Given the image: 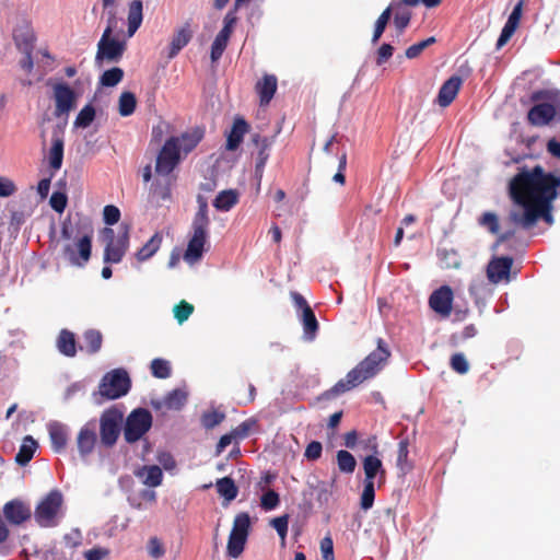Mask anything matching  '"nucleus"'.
I'll return each instance as SVG.
<instances>
[{
	"instance_id": "nucleus-51",
	"label": "nucleus",
	"mask_w": 560,
	"mask_h": 560,
	"mask_svg": "<svg viewBox=\"0 0 560 560\" xmlns=\"http://www.w3.org/2000/svg\"><path fill=\"white\" fill-rule=\"evenodd\" d=\"M375 498V485L364 482L363 491L360 497V506L366 511L373 506Z\"/></svg>"
},
{
	"instance_id": "nucleus-30",
	"label": "nucleus",
	"mask_w": 560,
	"mask_h": 560,
	"mask_svg": "<svg viewBox=\"0 0 560 560\" xmlns=\"http://www.w3.org/2000/svg\"><path fill=\"white\" fill-rule=\"evenodd\" d=\"M83 346L81 350H85L89 354H95L102 349L103 335L97 329H88L83 332Z\"/></svg>"
},
{
	"instance_id": "nucleus-14",
	"label": "nucleus",
	"mask_w": 560,
	"mask_h": 560,
	"mask_svg": "<svg viewBox=\"0 0 560 560\" xmlns=\"http://www.w3.org/2000/svg\"><path fill=\"white\" fill-rule=\"evenodd\" d=\"M513 265V258L509 256L494 257L487 266V277L489 281L497 284L503 280L510 279V272Z\"/></svg>"
},
{
	"instance_id": "nucleus-34",
	"label": "nucleus",
	"mask_w": 560,
	"mask_h": 560,
	"mask_svg": "<svg viewBox=\"0 0 560 560\" xmlns=\"http://www.w3.org/2000/svg\"><path fill=\"white\" fill-rule=\"evenodd\" d=\"M215 488L218 493L224 498L226 502L233 501L238 493V489L234 480L230 477H223L217 480Z\"/></svg>"
},
{
	"instance_id": "nucleus-25",
	"label": "nucleus",
	"mask_w": 560,
	"mask_h": 560,
	"mask_svg": "<svg viewBox=\"0 0 560 560\" xmlns=\"http://www.w3.org/2000/svg\"><path fill=\"white\" fill-rule=\"evenodd\" d=\"M249 125L243 117H236L233 121L231 131L226 139V149L230 151L236 150L243 141L245 133L248 131Z\"/></svg>"
},
{
	"instance_id": "nucleus-5",
	"label": "nucleus",
	"mask_w": 560,
	"mask_h": 560,
	"mask_svg": "<svg viewBox=\"0 0 560 560\" xmlns=\"http://www.w3.org/2000/svg\"><path fill=\"white\" fill-rule=\"evenodd\" d=\"M131 380L124 369L107 372L98 385V395L107 400L118 399L128 394Z\"/></svg>"
},
{
	"instance_id": "nucleus-54",
	"label": "nucleus",
	"mask_w": 560,
	"mask_h": 560,
	"mask_svg": "<svg viewBox=\"0 0 560 560\" xmlns=\"http://www.w3.org/2000/svg\"><path fill=\"white\" fill-rule=\"evenodd\" d=\"M194 312V305L185 300H182L174 307V317L179 324L186 322Z\"/></svg>"
},
{
	"instance_id": "nucleus-18",
	"label": "nucleus",
	"mask_w": 560,
	"mask_h": 560,
	"mask_svg": "<svg viewBox=\"0 0 560 560\" xmlns=\"http://www.w3.org/2000/svg\"><path fill=\"white\" fill-rule=\"evenodd\" d=\"M463 84V80L458 75H452L447 79L442 86L440 88L436 103L441 107H447L452 104V102L456 98L460 86Z\"/></svg>"
},
{
	"instance_id": "nucleus-17",
	"label": "nucleus",
	"mask_w": 560,
	"mask_h": 560,
	"mask_svg": "<svg viewBox=\"0 0 560 560\" xmlns=\"http://www.w3.org/2000/svg\"><path fill=\"white\" fill-rule=\"evenodd\" d=\"M3 514L9 523L21 525L31 518L32 511L25 502L14 499L4 504Z\"/></svg>"
},
{
	"instance_id": "nucleus-38",
	"label": "nucleus",
	"mask_w": 560,
	"mask_h": 560,
	"mask_svg": "<svg viewBox=\"0 0 560 560\" xmlns=\"http://www.w3.org/2000/svg\"><path fill=\"white\" fill-rule=\"evenodd\" d=\"M249 528H250V517H249L248 513L241 512L235 516L234 522H233V527H232V530L230 534L247 538Z\"/></svg>"
},
{
	"instance_id": "nucleus-10",
	"label": "nucleus",
	"mask_w": 560,
	"mask_h": 560,
	"mask_svg": "<svg viewBox=\"0 0 560 560\" xmlns=\"http://www.w3.org/2000/svg\"><path fill=\"white\" fill-rule=\"evenodd\" d=\"M126 50V43L114 37L102 35L97 43L95 65L102 67L104 62L114 63L120 61Z\"/></svg>"
},
{
	"instance_id": "nucleus-12",
	"label": "nucleus",
	"mask_w": 560,
	"mask_h": 560,
	"mask_svg": "<svg viewBox=\"0 0 560 560\" xmlns=\"http://www.w3.org/2000/svg\"><path fill=\"white\" fill-rule=\"evenodd\" d=\"M453 299V290L448 285H442L432 292L429 305L436 314L448 317L452 313Z\"/></svg>"
},
{
	"instance_id": "nucleus-59",
	"label": "nucleus",
	"mask_w": 560,
	"mask_h": 560,
	"mask_svg": "<svg viewBox=\"0 0 560 560\" xmlns=\"http://www.w3.org/2000/svg\"><path fill=\"white\" fill-rule=\"evenodd\" d=\"M63 544L69 549H74L82 545V534L79 529H72L63 536Z\"/></svg>"
},
{
	"instance_id": "nucleus-45",
	"label": "nucleus",
	"mask_w": 560,
	"mask_h": 560,
	"mask_svg": "<svg viewBox=\"0 0 560 560\" xmlns=\"http://www.w3.org/2000/svg\"><path fill=\"white\" fill-rule=\"evenodd\" d=\"M151 373L156 378H167L171 376V365L167 360L156 358L153 359L150 365Z\"/></svg>"
},
{
	"instance_id": "nucleus-48",
	"label": "nucleus",
	"mask_w": 560,
	"mask_h": 560,
	"mask_svg": "<svg viewBox=\"0 0 560 560\" xmlns=\"http://www.w3.org/2000/svg\"><path fill=\"white\" fill-rule=\"evenodd\" d=\"M95 118V108L88 104L78 114L74 125L80 128H88Z\"/></svg>"
},
{
	"instance_id": "nucleus-22",
	"label": "nucleus",
	"mask_w": 560,
	"mask_h": 560,
	"mask_svg": "<svg viewBox=\"0 0 560 560\" xmlns=\"http://www.w3.org/2000/svg\"><path fill=\"white\" fill-rule=\"evenodd\" d=\"M252 141L258 149L255 172L256 175L260 177L262 175L265 165L269 159V149L272 144V141L268 137H262L259 133L253 135Z\"/></svg>"
},
{
	"instance_id": "nucleus-24",
	"label": "nucleus",
	"mask_w": 560,
	"mask_h": 560,
	"mask_svg": "<svg viewBox=\"0 0 560 560\" xmlns=\"http://www.w3.org/2000/svg\"><path fill=\"white\" fill-rule=\"evenodd\" d=\"M277 77L273 74H265L260 81L256 83V92L259 95L261 106L268 105L277 91Z\"/></svg>"
},
{
	"instance_id": "nucleus-37",
	"label": "nucleus",
	"mask_w": 560,
	"mask_h": 560,
	"mask_svg": "<svg viewBox=\"0 0 560 560\" xmlns=\"http://www.w3.org/2000/svg\"><path fill=\"white\" fill-rule=\"evenodd\" d=\"M399 1L394 3V25L398 32V34H402L404 31L407 28V26L410 23L411 20V12L404 8L405 5H401L398 8Z\"/></svg>"
},
{
	"instance_id": "nucleus-58",
	"label": "nucleus",
	"mask_w": 560,
	"mask_h": 560,
	"mask_svg": "<svg viewBox=\"0 0 560 560\" xmlns=\"http://www.w3.org/2000/svg\"><path fill=\"white\" fill-rule=\"evenodd\" d=\"M104 222L108 225L116 224L120 219V210L113 205H107L103 210Z\"/></svg>"
},
{
	"instance_id": "nucleus-63",
	"label": "nucleus",
	"mask_w": 560,
	"mask_h": 560,
	"mask_svg": "<svg viewBox=\"0 0 560 560\" xmlns=\"http://www.w3.org/2000/svg\"><path fill=\"white\" fill-rule=\"evenodd\" d=\"M106 15H107L106 27L102 35H105V36L110 35L112 36L113 32L115 31V28L117 27V24H118L116 9L112 8L110 10H106Z\"/></svg>"
},
{
	"instance_id": "nucleus-33",
	"label": "nucleus",
	"mask_w": 560,
	"mask_h": 560,
	"mask_svg": "<svg viewBox=\"0 0 560 560\" xmlns=\"http://www.w3.org/2000/svg\"><path fill=\"white\" fill-rule=\"evenodd\" d=\"M238 202V192L234 189L222 190L213 200V207L219 211H229Z\"/></svg>"
},
{
	"instance_id": "nucleus-6",
	"label": "nucleus",
	"mask_w": 560,
	"mask_h": 560,
	"mask_svg": "<svg viewBox=\"0 0 560 560\" xmlns=\"http://www.w3.org/2000/svg\"><path fill=\"white\" fill-rule=\"evenodd\" d=\"M152 413L145 408L133 409L126 418L124 438L127 443H135L143 438L152 427Z\"/></svg>"
},
{
	"instance_id": "nucleus-23",
	"label": "nucleus",
	"mask_w": 560,
	"mask_h": 560,
	"mask_svg": "<svg viewBox=\"0 0 560 560\" xmlns=\"http://www.w3.org/2000/svg\"><path fill=\"white\" fill-rule=\"evenodd\" d=\"M197 203L198 210L192 219V232L208 234L210 218L207 199L203 196L198 195Z\"/></svg>"
},
{
	"instance_id": "nucleus-26",
	"label": "nucleus",
	"mask_w": 560,
	"mask_h": 560,
	"mask_svg": "<svg viewBox=\"0 0 560 560\" xmlns=\"http://www.w3.org/2000/svg\"><path fill=\"white\" fill-rule=\"evenodd\" d=\"M143 20V3L141 0H132L128 4V37H132L142 24Z\"/></svg>"
},
{
	"instance_id": "nucleus-55",
	"label": "nucleus",
	"mask_w": 560,
	"mask_h": 560,
	"mask_svg": "<svg viewBox=\"0 0 560 560\" xmlns=\"http://www.w3.org/2000/svg\"><path fill=\"white\" fill-rule=\"evenodd\" d=\"M280 503L279 494L275 491L269 489L266 491L261 498H260V506L265 511H271L275 510Z\"/></svg>"
},
{
	"instance_id": "nucleus-31",
	"label": "nucleus",
	"mask_w": 560,
	"mask_h": 560,
	"mask_svg": "<svg viewBox=\"0 0 560 560\" xmlns=\"http://www.w3.org/2000/svg\"><path fill=\"white\" fill-rule=\"evenodd\" d=\"M300 318L303 325L305 339L308 341L314 340L318 331V322L312 307H306L305 311L301 313Z\"/></svg>"
},
{
	"instance_id": "nucleus-11",
	"label": "nucleus",
	"mask_w": 560,
	"mask_h": 560,
	"mask_svg": "<svg viewBox=\"0 0 560 560\" xmlns=\"http://www.w3.org/2000/svg\"><path fill=\"white\" fill-rule=\"evenodd\" d=\"M93 231L90 229L74 244H67L63 254L73 266L83 267L91 257Z\"/></svg>"
},
{
	"instance_id": "nucleus-47",
	"label": "nucleus",
	"mask_w": 560,
	"mask_h": 560,
	"mask_svg": "<svg viewBox=\"0 0 560 560\" xmlns=\"http://www.w3.org/2000/svg\"><path fill=\"white\" fill-rule=\"evenodd\" d=\"M229 38L217 34L212 45H211V51H210V58L212 62H217L223 55L224 50L228 47Z\"/></svg>"
},
{
	"instance_id": "nucleus-1",
	"label": "nucleus",
	"mask_w": 560,
	"mask_h": 560,
	"mask_svg": "<svg viewBox=\"0 0 560 560\" xmlns=\"http://www.w3.org/2000/svg\"><path fill=\"white\" fill-rule=\"evenodd\" d=\"M559 185L560 178L546 173L540 165L517 173L510 182V196L524 212L512 211L509 220L524 229L535 225L539 218L551 222V203L557 198Z\"/></svg>"
},
{
	"instance_id": "nucleus-9",
	"label": "nucleus",
	"mask_w": 560,
	"mask_h": 560,
	"mask_svg": "<svg viewBox=\"0 0 560 560\" xmlns=\"http://www.w3.org/2000/svg\"><path fill=\"white\" fill-rule=\"evenodd\" d=\"M122 413L117 409L105 410L100 418L101 442L106 447H112L117 442L120 433Z\"/></svg>"
},
{
	"instance_id": "nucleus-35",
	"label": "nucleus",
	"mask_w": 560,
	"mask_h": 560,
	"mask_svg": "<svg viewBox=\"0 0 560 560\" xmlns=\"http://www.w3.org/2000/svg\"><path fill=\"white\" fill-rule=\"evenodd\" d=\"M203 132L200 129H195L191 132L183 133L178 139L179 152L183 150L185 153L192 151L201 141Z\"/></svg>"
},
{
	"instance_id": "nucleus-61",
	"label": "nucleus",
	"mask_w": 560,
	"mask_h": 560,
	"mask_svg": "<svg viewBox=\"0 0 560 560\" xmlns=\"http://www.w3.org/2000/svg\"><path fill=\"white\" fill-rule=\"evenodd\" d=\"M148 552L149 556L154 559H159L164 556V547L159 538H150L148 542Z\"/></svg>"
},
{
	"instance_id": "nucleus-60",
	"label": "nucleus",
	"mask_w": 560,
	"mask_h": 560,
	"mask_svg": "<svg viewBox=\"0 0 560 560\" xmlns=\"http://www.w3.org/2000/svg\"><path fill=\"white\" fill-rule=\"evenodd\" d=\"M334 486L335 479H332L329 483L324 481L319 482L317 486V500L320 502H327L332 494Z\"/></svg>"
},
{
	"instance_id": "nucleus-7",
	"label": "nucleus",
	"mask_w": 560,
	"mask_h": 560,
	"mask_svg": "<svg viewBox=\"0 0 560 560\" xmlns=\"http://www.w3.org/2000/svg\"><path fill=\"white\" fill-rule=\"evenodd\" d=\"M177 142L176 137H170L158 152L154 167L158 176L168 177L180 163L182 158Z\"/></svg>"
},
{
	"instance_id": "nucleus-32",
	"label": "nucleus",
	"mask_w": 560,
	"mask_h": 560,
	"mask_svg": "<svg viewBox=\"0 0 560 560\" xmlns=\"http://www.w3.org/2000/svg\"><path fill=\"white\" fill-rule=\"evenodd\" d=\"M36 448L37 442L31 435H26L15 456V462L21 466H25L33 458Z\"/></svg>"
},
{
	"instance_id": "nucleus-50",
	"label": "nucleus",
	"mask_w": 560,
	"mask_h": 560,
	"mask_svg": "<svg viewBox=\"0 0 560 560\" xmlns=\"http://www.w3.org/2000/svg\"><path fill=\"white\" fill-rule=\"evenodd\" d=\"M225 419V415L218 410L206 411L201 416V424L206 429H213Z\"/></svg>"
},
{
	"instance_id": "nucleus-15",
	"label": "nucleus",
	"mask_w": 560,
	"mask_h": 560,
	"mask_svg": "<svg viewBox=\"0 0 560 560\" xmlns=\"http://www.w3.org/2000/svg\"><path fill=\"white\" fill-rule=\"evenodd\" d=\"M54 97L56 103V116L68 114L74 107L75 93L66 83H57L54 86Z\"/></svg>"
},
{
	"instance_id": "nucleus-41",
	"label": "nucleus",
	"mask_w": 560,
	"mask_h": 560,
	"mask_svg": "<svg viewBox=\"0 0 560 560\" xmlns=\"http://www.w3.org/2000/svg\"><path fill=\"white\" fill-rule=\"evenodd\" d=\"M337 465L341 472L352 474L357 467V460L354 456L345 450H340L337 452Z\"/></svg>"
},
{
	"instance_id": "nucleus-2",
	"label": "nucleus",
	"mask_w": 560,
	"mask_h": 560,
	"mask_svg": "<svg viewBox=\"0 0 560 560\" xmlns=\"http://www.w3.org/2000/svg\"><path fill=\"white\" fill-rule=\"evenodd\" d=\"M390 355L384 340H377V348L372 351L364 360H362L355 368L349 371L345 378L338 381L329 390L325 393L327 398L339 396L364 381L375 376L382 369Z\"/></svg>"
},
{
	"instance_id": "nucleus-64",
	"label": "nucleus",
	"mask_w": 560,
	"mask_h": 560,
	"mask_svg": "<svg viewBox=\"0 0 560 560\" xmlns=\"http://www.w3.org/2000/svg\"><path fill=\"white\" fill-rule=\"evenodd\" d=\"M523 7H524V0H520L513 8V11L511 12V14L505 23L506 25L517 28V26L520 24V20L522 18Z\"/></svg>"
},
{
	"instance_id": "nucleus-62",
	"label": "nucleus",
	"mask_w": 560,
	"mask_h": 560,
	"mask_svg": "<svg viewBox=\"0 0 560 560\" xmlns=\"http://www.w3.org/2000/svg\"><path fill=\"white\" fill-rule=\"evenodd\" d=\"M323 446L322 443L318 441H312L307 444L304 456L308 460H317L322 456Z\"/></svg>"
},
{
	"instance_id": "nucleus-44",
	"label": "nucleus",
	"mask_w": 560,
	"mask_h": 560,
	"mask_svg": "<svg viewBox=\"0 0 560 560\" xmlns=\"http://www.w3.org/2000/svg\"><path fill=\"white\" fill-rule=\"evenodd\" d=\"M124 78V70L118 67H114L103 72L100 77V83L103 86L113 88L117 85Z\"/></svg>"
},
{
	"instance_id": "nucleus-52",
	"label": "nucleus",
	"mask_w": 560,
	"mask_h": 560,
	"mask_svg": "<svg viewBox=\"0 0 560 560\" xmlns=\"http://www.w3.org/2000/svg\"><path fill=\"white\" fill-rule=\"evenodd\" d=\"M436 42L435 37L434 36H431L427 39H423L417 44H413L411 46H409L407 49H406V57L408 59H415L417 58L418 56H420L422 54V51L428 48L429 46H431L432 44H434Z\"/></svg>"
},
{
	"instance_id": "nucleus-40",
	"label": "nucleus",
	"mask_w": 560,
	"mask_h": 560,
	"mask_svg": "<svg viewBox=\"0 0 560 560\" xmlns=\"http://www.w3.org/2000/svg\"><path fill=\"white\" fill-rule=\"evenodd\" d=\"M14 40L21 52H28L34 50L36 36L32 30H26L25 32L15 34Z\"/></svg>"
},
{
	"instance_id": "nucleus-43",
	"label": "nucleus",
	"mask_w": 560,
	"mask_h": 560,
	"mask_svg": "<svg viewBox=\"0 0 560 560\" xmlns=\"http://www.w3.org/2000/svg\"><path fill=\"white\" fill-rule=\"evenodd\" d=\"M137 106V98L131 92H122L119 96V114L124 117L133 114Z\"/></svg>"
},
{
	"instance_id": "nucleus-4",
	"label": "nucleus",
	"mask_w": 560,
	"mask_h": 560,
	"mask_svg": "<svg viewBox=\"0 0 560 560\" xmlns=\"http://www.w3.org/2000/svg\"><path fill=\"white\" fill-rule=\"evenodd\" d=\"M552 93L547 90L535 91L530 100L535 104L527 113V121L532 126L542 127L549 125L557 115L556 106L548 102Z\"/></svg>"
},
{
	"instance_id": "nucleus-21",
	"label": "nucleus",
	"mask_w": 560,
	"mask_h": 560,
	"mask_svg": "<svg viewBox=\"0 0 560 560\" xmlns=\"http://www.w3.org/2000/svg\"><path fill=\"white\" fill-rule=\"evenodd\" d=\"M47 429L52 450L56 453L63 452L68 444V428L58 421H52L48 423Z\"/></svg>"
},
{
	"instance_id": "nucleus-56",
	"label": "nucleus",
	"mask_w": 560,
	"mask_h": 560,
	"mask_svg": "<svg viewBox=\"0 0 560 560\" xmlns=\"http://www.w3.org/2000/svg\"><path fill=\"white\" fill-rule=\"evenodd\" d=\"M451 368L458 374H466L469 370V363L460 352L454 353L451 358Z\"/></svg>"
},
{
	"instance_id": "nucleus-57",
	"label": "nucleus",
	"mask_w": 560,
	"mask_h": 560,
	"mask_svg": "<svg viewBox=\"0 0 560 560\" xmlns=\"http://www.w3.org/2000/svg\"><path fill=\"white\" fill-rule=\"evenodd\" d=\"M68 198L63 191H54L49 203L50 207L58 213H62L67 207Z\"/></svg>"
},
{
	"instance_id": "nucleus-20",
	"label": "nucleus",
	"mask_w": 560,
	"mask_h": 560,
	"mask_svg": "<svg viewBox=\"0 0 560 560\" xmlns=\"http://www.w3.org/2000/svg\"><path fill=\"white\" fill-rule=\"evenodd\" d=\"M192 38V30L190 27V23L186 22L183 26H180L173 35L172 40L170 43V49L167 54L168 59L175 58L179 51L188 45V43Z\"/></svg>"
},
{
	"instance_id": "nucleus-16",
	"label": "nucleus",
	"mask_w": 560,
	"mask_h": 560,
	"mask_svg": "<svg viewBox=\"0 0 560 560\" xmlns=\"http://www.w3.org/2000/svg\"><path fill=\"white\" fill-rule=\"evenodd\" d=\"M97 442L96 423L89 421L79 431L77 435V447L81 457H86L94 451Z\"/></svg>"
},
{
	"instance_id": "nucleus-36",
	"label": "nucleus",
	"mask_w": 560,
	"mask_h": 560,
	"mask_svg": "<svg viewBox=\"0 0 560 560\" xmlns=\"http://www.w3.org/2000/svg\"><path fill=\"white\" fill-rule=\"evenodd\" d=\"M162 235L156 232L153 236L137 252L136 257L139 261L151 258L160 248Z\"/></svg>"
},
{
	"instance_id": "nucleus-39",
	"label": "nucleus",
	"mask_w": 560,
	"mask_h": 560,
	"mask_svg": "<svg viewBox=\"0 0 560 560\" xmlns=\"http://www.w3.org/2000/svg\"><path fill=\"white\" fill-rule=\"evenodd\" d=\"M186 401L187 393L179 388L171 390L164 398L165 407L173 410H179Z\"/></svg>"
},
{
	"instance_id": "nucleus-27",
	"label": "nucleus",
	"mask_w": 560,
	"mask_h": 560,
	"mask_svg": "<svg viewBox=\"0 0 560 560\" xmlns=\"http://www.w3.org/2000/svg\"><path fill=\"white\" fill-rule=\"evenodd\" d=\"M135 474L150 488L159 487L163 480V471L158 465L142 466Z\"/></svg>"
},
{
	"instance_id": "nucleus-49",
	"label": "nucleus",
	"mask_w": 560,
	"mask_h": 560,
	"mask_svg": "<svg viewBox=\"0 0 560 560\" xmlns=\"http://www.w3.org/2000/svg\"><path fill=\"white\" fill-rule=\"evenodd\" d=\"M246 539H247L246 537L235 536V535L230 534L229 541H228L229 556L232 558L240 557L244 550Z\"/></svg>"
},
{
	"instance_id": "nucleus-42",
	"label": "nucleus",
	"mask_w": 560,
	"mask_h": 560,
	"mask_svg": "<svg viewBox=\"0 0 560 560\" xmlns=\"http://www.w3.org/2000/svg\"><path fill=\"white\" fill-rule=\"evenodd\" d=\"M408 455H409V441L407 439H405L398 443V451H397V467L404 474L411 470V468H412V465L408 460Z\"/></svg>"
},
{
	"instance_id": "nucleus-46",
	"label": "nucleus",
	"mask_w": 560,
	"mask_h": 560,
	"mask_svg": "<svg viewBox=\"0 0 560 560\" xmlns=\"http://www.w3.org/2000/svg\"><path fill=\"white\" fill-rule=\"evenodd\" d=\"M478 223L480 226L487 229L491 234H498L500 230L499 218L494 212H483L479 219Z\"/></svg>"
},
{
	"instance_id": "nucleus-8",
	"label": "nucleus",
	"mask_w": 560,
	"mask_h": 560,
	"mask_svg": "<svg viewBox=\"0 0 560 560\" xmlns=\"http://www.w3.org/2000/svg\"><path fill=\"white\" fill-rule=\"evenodd\" d=\"M121 232L118 237L114 238V230L110 228H105L103 230L104 237L108 240L105 250H104V261L110 264L119 262L129 246V231L130 226L128 224H121Z\"/></svg>"
},
{
	"instance_id": "nucleus-19",
	"label": "nucleus",
	"mask_w": 560,
	"mask_h": 560,
	"mask_svg": "<svg viewBox=\"0 0 560 560\" xmlns=\"http://www.w3.org/2000/svg\"><path fill=\"white\" fill-rule=\"evenodd\" d=\"M63 132L60 128H54L51 132V147L49 149V166L54 173L60 170L63 160Z\"/></svg>"
},
{
	"instance_id": "nucleus-3",
	"label": "nucleus",
	"mask_w": 560,
	"mask_h": 560,
	"mask_svg": "<svg viewBox=\"0 0 560 560\" xmlns=\"http://www.w3.org/2000/svg\"><path fill=\"white\" fill-rule=\"evenodd\" d=\"M65 514L63 494L60 490L52 489L37 503L34 520L39 527L51 528L60 524Z\"/></svg>"
},
{
	"instance_id": "nucleus-28",
	"label": "nucleus",
	"mask_w": 560,
	"mask_h": 560,
	"mask_svg": "<svg viewBox=\"0 0 560 560\" xmlns=\"http://www.w3.org/2000/svg\"><path fill=\"white\" fill-rule=\"evenodd\" d=\"M208 234L192 233L191 238L188 242L187 249L185 252V259L188 261H197L201 258L203 247L206 244Z\"/></svg>"
},
{
	"instance_id": "nucleus-53",
	"label": "nucleus",
	"mask_w": 560,
	"mask_h": 560,
	"mask_svg": "<svg viewBox=\"0 0 560 560\" xmlns=\"http://www.w3.org/2000/svg\"><path fill=\"white\" fill-rule=\"evenodd\" d=\"M237 10H235V7L233 5V9H231L224 16L223 20V27L219 32L220 35H223L230 39L234 27L237 23V16H236Z\"/></svg>"
},
{
	"instance_id": "nucleus-29",
	"label": "nucleus",
	"mask_w": 560,
	"mask_h": 560,
	"mask_svg": "<svg viewBox=\"0 0 560 560\" xmlns=\"http://www.w3.org/2000/svg\"><path fill=\"white\" fill-rule=\"evenodd\" d=\"M57 348L60 353L72 358L77 354V340L72 331L62 329L57 338Z\"/></svg>"
},
{
	"instance_id": "nucleus-13",
	"label": "nucleus",
	"mask_w": 560,
	"mask_h": 560,
	"mask_svg": "<svg viewBox=\"0 0 560 560\" xmlns=\"http://www.w3.org/2000/svg\"><path fill=\"white\" fill-rule=\"evenodd\" d=\"M362 465L364 471V482L374 485L376 482L378 487L385 485L386 470L383 466L382 460L377 456H365L363 458Z\"/></svg>"
}]
</instances>
